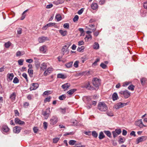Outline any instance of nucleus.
<instances>
[{
  "label": "nucleus",
  "instance_id": "412c9836",
  "mask_svg": "<svg viewBox=\"0 0 147 147\" xmlns=\"http://www.w3.org/2000/svg\"><path fill=\"white\" fill-rule=\"evenodd\" d=\"M66 77L67 76L66 75L61 73L57 75V78H58L64 79L66 78Z\"/></svg>",
  "mask_w": 147,
  "mask_h": 147
},
{
  "label": "nucleus",
  "instance_id": "680f3d73",
  "mask_svg": "<svg viewBox=\"0 0 147 147\" xmlns=\"http://www.w3.org/2000/svg\"><path fill=\"white\" fill-rule=\"evenodd\" d=\"M4 46H10L11 45V43L9 41L5 43Z\"/></svg>",
  "mask_w": 147,
  "mask_h": 147
},
{
  "label": "nucleus",
  "instance_id": "ddd939ff",
  "mask_svg": "<svg viewBox=\"0 0 147 147\" xmlns=\"http://www.w3.org/2000/svg\"><path fill=\"white\" fill-rule=\"evenodd\" d=\"M15 122L17 124L22 125H24L25 124V123L24 121H21L18 118H16L15 119Z\"/></svg>",
  "mask_w": 147,
  "mask_h": 147
},
{
  "label": "nucleus",
  "instance_id": "473e14b6",
  "mask_svg": "<svg viewBox=\"0 0 147 147\" xmlns=\"http://www.w3.org/2000/svg\"><path fill=\"white\" fill-rule=\"evenodd\" d=\"M146 79L145 78H141L140 79V82L141 84L142 85H144L146 81Z\"/></svg>",
  "mask_w": 147,
  "mask_h": 147
},
{
  "label": "nucleus",
  "instance_id": "f257e3e1",
  "mask_svg": "<svg viewBox=\"0 0 147 147\" xmlns=\"http://www.w3.org/2000/svg\"><path fill=\"white\" fill-rule=\"evenodd\" d=\"M98 108V109L101 111H106L107 109V107L106 104L103 102H99Z\"/></svg>",
  "mask_w": 147,
  "mask_h": 147
},
{
  "label": "nucleus",
  "instance_id": "4d7b16f0",
  "mask_svg": "<svg viewBox=\"0 0 147 147\" xmlns=\"http://www.w3.org/2000/svg\"><path fill=\"white\" fill-rule=\"evenodd\" d=\"M22 29L21 28H19L17 29V33L18 34H20L22 33Z\"/></svg>",
  "mask_w": 147,
  "mask_h": 147
},
{
  "label": "nucleus",
  "instance_id": "79ce46f5",
  "mask_svg": "<svg viewBox=\"0 0 147 147\" xmlns=\"http://www.w3.org/2000/svg\"><path fill=\"white\" fill-rule=\"evenodd\" d=\"M19 82V80L18 78L16 77H15L13 79V82L14 83L16 84L18 83Z\"/></svg>",
  "mask_w": 147,
  "mask_h": 147
},
{
  "label": "nucleus",
  "instance_id": "a19ab883",
  "mask_svg": "<svg viewBox=\"0 0 147 147\" xmlns=\"http://www.w3.org/2000/svg\"><path fill=\"white\" fill-rule=\"evenodd\" d=\"M76 141L74 140H71L69 141V145H74L76 143Z\"/></svg>",
  "mask_w": 147,
  "mask_h": 147
},
{
  "label": "nucleus",
  "instance_id": "c03bdc74",
  "mask_svg": "<svg viewBox=\"0 0 147 147\" xmlns=\"http://www.w3.org/2000/svg\"><path fill=\"white\" fill-rule=\"evenodd\" d=\"M51 98V97L50 96H49V97H47L44 100V102L45 103L46 102H49L50 101V99Z\"/></svg>",
  "mask_w": 147,
  "mask_h": 147
},
{
  "label": "nucleus",
  "instance_id": "c9c22d12",
  "mask_svg": "<svg viewBox=\"0 0 147 147\" xmlns=\"http://www.w3.org/2000/svg\"><path fill=\"white\" fill-rule=\"evenodd\" d=\"M92 135L93 137L95 138H97L98 135V134L95 131H92Z\"/></svg>",
  "mask_w": 147,
  "mask_h": 147
},
{
  "label": "nucleus",
  "instance_id": "6ab92c4d",
  "mask_svg": "<svg viewBox=\"0 0 147 147\" xmlns=\"http://www.w3.org/2000/svg\"><path fill=\"white\" fill-rule=\"evenodd\" d=\"M67 47H63L62 49V53L63 55L65 53H67L69 51L67 50L68 48Z\"/></svg>",
  "mask_w": 147,
  "mask_h": 147
},
{
  "label": "nucleus",
  "instance_id": "f704fd0d",
  "mask_svg": "<svg viewBox=\"0 0 147 147\" xmlns=\"http://www.w3.org/2000/svg\"><path fill=\"white\" fill-rule=\"evenodd\" d=\"M92 36L90 34H89L86 36L84 38L86 41H88L91 39Z\"/></svg>",
  "mask_w": 147,
  "mask_h": 147
},
{
  "label": "nucleus",
  "instance_id": "4c0bfd02",
  "mask_svg": "<svg viewBox=\"0 0 147 147\" xmlns=\"http://www.w3.org/2000/svg\"><path fill=\"white\" fill-rule=\"evenodd\" d=\"M52 93V92L50 90H47L45 91L43 93V95H48L49 94H51Z\"/></svg>",
  "mask_w": 147,
  "mask_h": 147
},
{
  "label": "nucleus",
  "instance_id": "09e8293b",
  "mask_svg": "<svg viewBox=\"0 0 147 147\" xmlns=\"http://www.w3.org/2000/svg\"><path fill=\"white\" fill-rule=\"evenodd\" d=\"M106 114L108 116H109L111 117L113 116V113L111 111H107L106 112Z\"/></svg>",
  "mask_w": 147,
  "mask_h": 147
},
{
  "label": "nucleus",
  "instance_id": "13d9d810",
  "mask_svg": "<svg viewBox=\"0 0 147 147\" xmlns=\"http://www.w3.org/2000/svg\"><path fill=\"white\" fill-rule=\"evenodd\" d=\"M35 66L37 69L39 68L40 64V63L38 62H36L35 63Z\"/></svg>",
  "mask_w": 147,
  "mask_h": 147
},
{
  "label": "nucleus",
  "instance_id": "c85d7f7f",
  "mask_svg": "<svg viewBox=\"0 0 147 147\" xmlns=\"http://www.w3.org/2000/svg\"><path fill=\"white\" fill-rule=\"evenodd\" d=\"M16 96V93L14 92H13L10 96V98L12 100H14L15 99Z\"/></svg>",
  "mask_w": 147,
  "mask_h": 147
},
{
  "label": "nucleus",
  "instance_id": "ea45409f",
  "mask_svg": "<svg viewBox=\"0 0 147 147\" xmlns=\"http://www.w3.org/2000/svg\"><path fill=\"white\" fill-rule=\"evenodd\" d=\"M33 70L29 69L28 70V73L30 76H32L33 74Z\"/></svg>",
  "mask_w": 147,
  "mask_h": 147
},
{
  "label": "nucleus",
  "instance_id": "7ed1b4c3",
  "mask_svg": "<svg viewBox=\"0 0 147 147\" xmlns=\"http://www.w3.org/2000/svg\"><path fill=\"white\" fill-rule=\"evenodd\" d=\"M92 82L94 86L98 88V86L100 85V80L97 78H93Z\"/></svg>",
  "mask_w": 147,
  "mask_h": 147
},
{
  "label": "nucleus",
  "instance_id": "58836bf2",
  "mask_svg": "<svg viewBox=\"0 0 147 147\" xmlns=\"http://www.w3.org/2000/svg\"><path fill=\"white\" fill-rule=\"evenodd\" d=\"M135 86L131 84L128 87V89L129 90H130L131 91H133L134 90V88Z\"/></svg>",
  "mask_w": 147,
  "mask_h": 147
},
{
  "label": "nucleus",
  "instance_id": "4468645a",
  "mask_svg": "<svg viewBox=\"0 0 147 147\" xmlns=\"http://www.w3.org/2000/svg\"><path fill=\"white\" fill-rule=\"evenodd\" d=\"M53 69L52 68L49 67L44 72V76H46L48 75V74H50L53 71Z\"/></svg>",
  "mask_w": 147,
  "mask_h": 147
},
{
  "label": "nucleus",
  "instance_id": "0eeeda50",
  "mask_svg": "<svg viewBox=\"0 0 147 147\" xmlns=\"http://www.w3.org/2000/svg\"><path fill=\"white\" fill-rule=\"evenodd\" d=\"M135 125L139 126L140 128H142L146 126L144 125L142 123V119H140L136 121L135 123Z\"/></svg>",
  "mask_w": 147,
  "mask_h": 147
},
{
  "label": "nucleus",
  "instance_id": "3c124183",
  "mask_svg": "<svg viewBox=\"0 0 147 147\" xmlns=\"http://www.w3.org/2000/svg\"><path fill=\"white\" fill-rule=\"evenodd\" d=\"M115 131L118 135H119L121 132V131L120 129H116Z\"/></svg>",
  "mask_w": 147,
  "mask_h": 147
},
{
  "label": "nucleus",
  "instance_id": "e433bc0d",
  "mask_svg": "<svg viewBox=\"0 0 147 147\" xmlns=\"http://www.w3.org/2000/svg\"><path fill=\"white\" fill-rule=\"evenodd\" d=\"M73 63L72 62H70L65 64V65L67 68H69L71 67Z\"/></svg>",
  "mask_w": 147,
  "mask_h": 147
},
{
  "label": "nucleus",
  "instance_id": "f03ea898",
  "mask_svg": "<svg viewBox=\"0 0 147 147\" xmlns=\"http://www.w3.org/2000/svg\"><path fill=\"white\" fill-rule=\"evenodd\" d=\"M118 94L121 96L124 97L125 98H128L130 95V93L127 90H121L119 92Z\"/></svg>",
  "mask_w": 147,
  "mask_h": 147
},
{
  "label": "nucleus",
  "instance_id": "8fccbe9b",
  "mask_svg": "<svg viewBox=\"0 0 147 147\" xmlns=\"http://www.w3.org/2000/svg\"><path fill=\"white\" fill-rule=\"evenodd\" d=\"M87 58L85 57H82L81 58L80 60L82 62V63H84V61L87 60Z\"/></svg>",
  "mask_w": 147,
  "mask_h": 147
},
{
  "label": "nucleus",
  "instance_id": "0e129e2a",
  "mask_svg": "<svg viewBox=\"0 0 147 147\" xmlns=\"http://www.w3.org/2000/svg\"><path fill=\"white\" fill-rule=\"evenodd\" d=\"M112 134L113 135V137L114 138L117 137L118 135L115 131H112Z\"/></svg>",
  "mask_w": 147,
  "mask_h": 147
},
{
  "label": "nucleus",
  "instance_id": "a878e982",
  "mask_svg": "<svg viewBox=\"0 0 147 147\" xmlns=\"http://www.w3.org/2000/svg\"><path fill=\"white\" fill-rule=\"evenodd\" d=\"M104 132L108 137L109 138H111V134L110 131L105 130L104 131Z\"/></svg>",
  "mask_w": 147,
  "mask_h": 147
},
{
  "label": "nucleus",
  "instance_id": "bf43d9fd",
  "mask_svg": "<svg viewBox=\"0 0 147 147\" xmlns=\"http://www.w3.org/2000/svg\"><path fill=\"white\" fill-rule=\"evenodd\" d=\"M43 126H44V129H47V125H48L47 123L46 122H44L43 123Z\"/></svg>",
  "mask_w": 147,
  "mask_h": 147
},
{
  "label": "nucleus",
  "instance_id": "6e6d98bb",
  "mask_svg": "<svg viewBox=\"0 0 147 147\" xmlns=\"http://www.w3.org/2000/svg\"><path fill=\"white\" fill-rule=\"evenodd\" d=\"M79 30L81 32V35H84V29L82 28H79Z\"/></svg>",
  "mask_w": 147,
  "mask_h": 147
},
{
  "label": "nucleus",
  "instance_id": "052dcab7",
  "mask_svg": "<svg viewBox=\"0 0 147 147\" xmlns=\"http://www.w3.org/2000/svg\"><path fill=\"white\" fill-rule=\"evenodd\" d=\"M29 105L28 102H25L23 104V107L24 108H27Z\"/></svg>",
  "mask_w": 147,
  "mask_h": 147
},
{
  "label": "nucleus",
  "instance_id": "72a5a7b5",
  "mask_svg": "<svg viewBox=\"0 0 147 147\" xmlns=\"http://www.w3.org/2000/svg\"><path fill=\"white\" fill-rule=\"evenodd\" d=\"M66 98V96L65 94H63L59 97V99L60 100H65Z\"/></svg>",
  "mask_w": 147,
  "mask_h": 147
},
{
  "label": "nucleus",
  "instance_id": "2f4dec72",
  "mask_svg": "<svg viewBox=\"0 0 147 147\" xmlns=\"http://www.w3.org/2000/svg\"><path fill=\"white\" fill-rule=\"evenodd\" d=\"M55 18L57 19V21H60L62 19V17L60 14H57L55 16Z\"/></svg>",
  "mask_w": 147,
  "mask_h": 147
},
{
  "label": "nucleus",
  "instance_id": "49530a36",
  "mask_svg": "<svg viewBox=\"0 0 147 147\" xmlns=\"http://www.w3.org/2000/svg\"><path fill=\"white\" fill-rule=\"evenodd\" d=\"M22 76L24 78H25V79H26V82H28V77H27V74H26V73H23L22 74Z\"/></svg>",
  "mask_w": 147,
  "mask_h": 147
},
{
  "label": "nucleus",
  "instance_id": "c756f323",
  "mask_svg": "<svg viewBox=\"0 0 147 147\" xmlns=\"http://www.w3.org/2000/svg\"><path fill=\"white\" fill-rule=\"evenodd\" d=\"M84 47H79L77 49V51L79 52H83L84 51Z\"/></svg>",
  "mask_w": 147,
  "mask_h": 147
},
{
  "label": "nucleus",
  "instance_id": "393cba45",
  "mask_svg": "<svg viewBox=\"0 0 147 147\" xmlns=\"http://www.w3.org/2000/svg\"><path fill=\"white\" fill-rule=\"evenodd\" d=\"M105 136L104 135L103 132L102 131L100 132L99 134L98 138L99 139L101 140L104 138H105Z\"/></svg>",
  "mask_w": 147,
  "mask_h": 147
},
{
  "label": "nucleus",
  "instance_id": "9d476101",
  "mask_svg": "<svg viewBox=\"0 0 147 147\" xmlns=\"http://www.w3.org/2000/svg\"><path fill=\"white\" fill-rule=\"evenodd\" d=\"M55 23L50 22L46 24L42 28L43 30H46L49 27L53 26H54L55 24Z\"/></svg>",
  "mask_w": 147,
  "mask_h": 147
},
{
  "label": "nucleus",
  "instance_id": "774afa93",
  "mask_svg": "<svg viewBox=\"0 0 147 147\" xmlns=\"http://www.w3.org/2000/svg\"><path fill=\"white\" fill-rule=\"evenodd\" d=\"M143 6L145 9H147V2H144L143 4Z\"/></svg>",
  "mask_w": 147,
  "mask_h": 147
},
{
  "label": "nucleus",
  "instance_id": "e2e57ef3",
  "mask_svg": "<svg viewBox=\"0 0 147 147\" xmlns=\"http://www.w3.org/2000/svg\"><path fill=\"white\" fill-rule=\"evenodd\" d=\"M59 138H54L53 139V142L54 143H57L59 140Z\"/></svg>",
  "mask_w": 147,
  "mask_h": 147
},
{
  "label": "nucleus",
  "instance_id": "5fc2aeb1",
  "mask_svg": "<svg viewBox=\"0 0 147 147\" xmlns=\"http://www.w3.org/2000/svg\"><path fill=\"white\" fill-rule=\"evenodd\" d=\"M59 109L60 110L61 112L63 114H65L66 112V109L65 108L62 109L60 108Z\"/></svg>",
  "mask_w": 147,
  "mask_h": 147
},
{
  "label": "nucleus",
  "instance_id": "f8f14e48",
  "mask_svg": "<svg viewBox=\"0 0 147 147\" xmlns=\"http://www.w3.org/2000/svg\"><path fill=\"white\" fill-rule=\"evenodd\" d=\"M49 40V38L46 37L42 36L38 38V40L40 43Z\"/></svg>",
  "mask_w": 147,
  "mask_h": 147
},
{
  "label": "nucleus",
  "instance_id": "37998d69",
  "mask_svg": "<svg viewBox=\"0 0 147 147\" xmlns=\"http://www.w3.org/2000/svg\"><path fill=\"white\" fill-rule=\"evenodd\" d=\"M24 61V60L23 59H20L18 61L19 65H22Z\"/></svg>",
  "mask_w": 147,
  "mask_h": 147
},
{
  "label": "nucleus",
  "instance_id": "4be33fe9",
  "mask_svg": "<svg viewBox=\"0 0 147 147\" xmlns=\"http://www.w3.org/2000/svg\"><path fill=\"white\" fill-rule=\"evenodd\" d=\"M59 32L63 36H65L67 35V32L66 30H59Z\"/></svg>",
  "mask_w": 147,
  "mask_h": 147
},
{
  "label": "nucleus",
  "instance_id": "39448f33",
  "mask_svg": "<svg viewBox=\"0 0 147 147\" xmlns=\"http://www.w3.org/2000/svg\"><path fill=\"white\" fill-rule=\"evenodd\" d=\"M58 121V118L56 116H53L50 120V124L54 125L56 124Z\"/></svg>",
  "mask_w": 147,
  "mask_h": 147
},
{
  "label": "nucleus",
  "instance_id": "a211bd4d",
  "mask_svg": "<svg viewBox=\"0 0 147 147\" xmlns=\"http://www.w3.org/2000/svg\"><path fill=\"white\" fill-rule=\"evenodd\" d=\"M70 84L69 83H66L63 84L61 86V87L63 89L67 90V88L70 87Z\"/></svg>",
  "mask_w": 147,
  "mask_h": 147
},
{
  "label": "nucleus",
  "instance_id": "20e7f679",
  "mask_svg": "<svg viewBox=\"0 0 147 147\" xmlns=\"http://www.w3.org/2000/svg\"><path fill=\"white\" fill-rule=\"evenodd\" d=\"M127 103L119 102L117 103L113 106V108L118 109L119 108H122L127 105Z\"/></svg>",
  "mask_w": 147,
  "mask_h": 147
},
{
  "label": "nucleus",
  "instance_id": "9b49d317",
  "mask_svg": "<svg viewBox=\"0 0 147 147\" xmlns=\"http://www.w3.org/2000/svg\"><path fill=\"white\" fill-rule=\"evenodd\" d=\"M22 127L18 126L14 127L13 129L14 133L16 134H18L20 132L22 129Z\"/></svg>",
  "mask_w": 147,
  "mask_h": 147
},
{
  "label": "nucleus",
  "instance_id": "603ef678",
  "mask_svg": "<svg viewBox=\"0 0 147 147\" xmlns=\"http://www.w3.org/2000/svg\"><path fill=\"white\" fill-rule=\"evenodd\" d=\"M100 66L103 69H105L107 67V65L103 63H101L100 65Z\"/></svg>",
  "mask_w": 147,
  "mask_h": 147
},
{
  "label": "nucleus",
  "instance_id": "bb28decb",
  "mask_svg": "<svg viewBox=\"0 0 147 147\" xmlns=\"http://www.w3.org/2000/svg\"><path fill=\"white\" fill-rule=\"evenodd\" d=\"M14 76L13 73L8 74L7 75V77L10 80H11L13 79Z\"/></svg>",
  "mask_w": 147,
  "mask_h": 147
},
{
  "label": "nucleus",
  "instance_id": "f3484780",
  "mask_svg": "<svg viewBox=\"0 0 147 147\" xmlns=\"http://www.w3.org/2000/svg\"><path fill=\"white\" fill-rule=\"evenodd\" d=\"M38 86V84L37 83H32V87H31L30 88V90H36Z\"/></svg>",
  "mask_w": 147,
  "mask_h": 147
},
{
  "label": "nucleus",
  "instance_id": "864d4df0",
  "mask_svg": "<svg viewBox=\"0 0 147 147\" xmlns=\"http://www.w3.org/2000/svg\"><path fill=\"white\" fill-rule=\"evenodd\" d=\"M79 61H76L74 64V66L75 67L77 68L78 67Z\"/></svg>",
  "mask_w": 147,
  "mask_h": 147
},
{
  "label": "nucleus",
  "instance_id": "1a4fd4ad",
  "mask_svg": "<svg viewBox=\"0 0 147 147\" xmlns=\"http://www.w3.org/2000/svg\"><path fill=\"white\" fill-rule=\"evenodd\" d=\"M9 128L7 125H4L2 126L1 129V131L4 134H5V133H7L9 131Z\"/></svg>",
  "mask_w": 147,
  "mask_h": 147
},
{
  "label": "nucleus",
  "instance_id": "423d86ee",
  "mask_svg": "<svg viewBox=\"0 0 147 147\" xmlns=\"http://www.w3.org/2000/svg\"><path fill=\"white\" fill-rule=\"evenodd\" d=\"M50 112V108L49 107L47 108L46 111H42V115L45 117V119H47L49 117Z\"/></svg>",
  "mask_w": 147,
  "mask_h": 147
},
{
  "label": "nucleus",
  "instance_id": "cd10ccee",
  "mask_svg": "<svg viewBox=\"0 0 147 147\" xmlns=\"http://www.w3.org/2000/svg\"><path fill=\"white\" fill-rule=\"evenodd\" d=\"M120 138L118 140V142L119 144L123 143L125 141V139L124 138H122L121 136H119Z\"/></svg>",
  "mask_w": 147,
  "mask_h": 147
},
{
  "label": "nucleus",
  "instance_id": "a18cd8bd",
  "mask_svg": "<svg viewBox=\"0 0 147 147\" xmlns=\"http://www.w3.org/2000/svg\"><path fill=\"white\" fill-rule=\"evenodd\" d=\"M63 27L65 28L69 29V24L68 23H66L63 24Z\"/></svg>",
  "mask_w": 147,
  "mask_h": 147
},
{
  "label": "nucleus",
  "instance_id": "aec40b11",
  "mask_svg": "<svg viewBox=\"0 0 147 147\" xmlns=\"http://www.w3.org/2000/svg\"><path fill=\"white\" fill-rule=\"evenodd\" d=\"M40 51L43 53H45L47 51L46 47H40L39 48Z\"/></svg>",
  "mask_w": 147,
  "mask_h": 147
},
{
  "label": "nucleus",
  "instance_id": "5701e85b",
  "mask_svg": "<svg viewBox=\"0 0 147 147\" xmlns=\"http://www.w3.org/2000/svg\"><path fill=\"white\" fill-rule=\"evenodd\" d=\"M112 98L113 101H115L118 99V97L117 94L116 93H114L113 94Z\"/></svg>",
  "mask_w": 147,
  "mask_h": 147
},
{
  "label": "nucleus",
  "instance_id": "b1692460",
  "mask_svg": "<svg viewBox=\"0 0 147 147\" xmlns=\"http://www.w3.org/2000/svg\"><path fill=\"white\" fill-rule=\"evenodd\" d=\"M76 91L77 89L74 88L69 90L67 92L69 94L71 95L74 92Z\"/></svg>",
  "mask_w": 147,
  "mask_h": 147
},
{
  "label": "nucleus",
  "instance_id": "2eb2a0df",
  "mask_svg": "<svg viewBox=\"0 0 147 147\" xmlns=\"http://www.w3.org/2000/svg\"><path fill=\"white\" fill-rule=\"evenodd\" d=\"M47 63H43L40 67V70L41 71L45 70L47 67Z\"/></svg>",
  "mask_w": 147,
  "mask_h": 147
},
{
  "label": "nucleus",
  "instance_id": "de8ad7c7",
  "mask_svg": "<svg viewBox=\"0 0 147 147\" xmlns=\"http://www.w3.org/2000/svg\"><path fill=\"white\" fill-rule=\"evenodd\" d=\"M79 18V17L78 15H76L73 19L74 22H76L78 21Z\"/></svg>",
  "mask_w": 147,
  "mask_h": 147
},
{
  "label": "nucleus",
  "instance_id": "338daca9",
  "mask_svg": "<svg viewBox=\"0 0 147 147\" xmlns=\"http://www.w3.org/2000/svg\"><path fill=\"white\" fill-rule=\"evenodd\" d=\"M26 61L27 63H31L33 62V60L32 59H27Z\"/></svg>",
  "mask_w": 147,
  "mask_h": 147
},
{
  "label": "nucleus",
  "instance_id": "7c9ffc66",
  "mask_svg": "<svg viewBox=\"0 0 147 147\" xmlns=\"http://www.w3.org/2000/svg\"><path fill=\"white\" fill-rule=\"evenodd\" d=\"M100 61V59L99 58H98L96 59L95 61L93 63L92 65V66H96L97 65V62L99 61Z\"/></svg>",
  "mask_w": 147,
  "mask_h": 147
},
{
  "label": "nucleus",
  "instance_id": "6e6552de",
  "mask_svg": "<svg viewBox=\"0 0 147 147\" xmlns=\"http://www.w3.org/2000/svg\"><path fill=\"white\" fill-rule=\"evenodd\" d=\"M147 138V137L146 136H142L138 138L136 141V144H138L139 143L145 140Z\"/></svg>",
  "mask_w": 147,
  "mask_h": 147
},
{
  "label": "nucleus",
  "instance_id": "dca6fc26",
  "mask_svg": "<svg viewBox=\"0 0 147 147\" xmlns=\"http://www.w3.org/2000/svg\"><path fill=\"white\" fill-rule=\"evenodd\" d=\"M98 4L95 3H93L91 5V8L93 10L97 9L98 8Z\"/></svg>",
  "mask_w": 147,
  "mask_h": 147
},
{
  "label": "nucleus",
  "instance_id": "69168bd1",
  "mask_svg": "<svg viewBox=\"0 0 147 147\" xmlns=\"http://www.w3.org/2000/svg\"><path fill=\"white\" fill-rule=\"evenodd\" d=\"M24 135L28 134L30 133V131L29 130H26L24 131Z\"/></svg>",
  "mask_w": 147,
  "mask_h": 147
}]
</instances>
